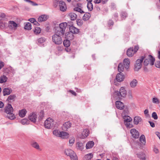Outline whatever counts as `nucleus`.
I'll return each mask as SVG.
<instances>
[{
	"label": "nucleus",
	"mask_w": 160,
	"mask_h": 160,
	"mask_svg": "<svg viewBox=\"0 0 160 160\" xmlns=\"http://www.w3.org/2000/svg\"><path fill=\"white\" fill-rule=\"evenodd\" d=\"M67 25V23L64 22L60 24L58 26L55 27L54 28L55 32L62 35H64Z\"/></svg>",
	"instance_id": "obj_1"
},
{
	"label": "nucleus",
	"mask_w": 160,
	"mask_h": 160,
	"mask_svg": "<svg viewBox=\"0 0 160 160\" xmlns=\"http://www.w3.org/2000/svg\"><path fill=\"white\" fill-rule=\"evenodd\" d=\"M5 112L7 114L6 116L7 118L11 120H13L16 118L15 116L13 113V108L10 104H8L5 107Z\"/></svg>",
	"instance_id": "obj_2"
},
{
	"label": "nucleus",
	"mask_w": 160,
	"mask_h": 160,
	"mask_svg": "<svg viewBox=\"0 0 160 160\" xmlns=\"http://www.w3.org/2000/svg\"><path fill=\"white\" fill-rule=\"evenodd\" d=\"M115 95L119 100L125 97L127 95V92L124 87H121L119 91L117 90L114 92Z\"/></svg>",
	"instance_id": "obj_3"
},
{
	"label": "nucleus",
	"mask_w": 160,
	"mask_h": 160,
	"mask_svg": "<svg viewBox=\"0 0 160 160\" xmlns=\"http://www.w3.org/2000/svg\"><path fill=\"white\" fill-rule=\"evenodd\" d=\"M61 36L62 35L56 33L55 32V33L52 35V41L55 44L59 45L62 43V40Z\"/></svg>",
	"instance_id": "obj_4"
},
{
	"label": "nucleus",
	"mask_w": 160,
	"mask_h": 160,
	"mask_svg": "<svg viewBox=\"0 0 160 160\" xmlns=\"http://www.w3.org/2000/svg\"><path fill=\"white\" fill-rule=\"evenodd\" d=\"M139 48V46L138 45L135 46L134 49L133 47H131L128 48L127 52V54L129 57H132L133 55L137 51Z\"/></svg>",
	"instance_id": "obj_5"
},
{
	"label": "nucleus",
	"mask_w": 160,
	"mask_h": 160,
	"mask_svg": "<svg viewBox=\"0 0 160 160\" xmlns=\"http://www.w3.org/2000/svg\"><path fill=\"white\" fill-rule=\"evenodd\" d=\"M145 57L141 56L139 59L137 60L134 64V69L136 71H138L142 67V63L143 60L145 59Z\"/></svg>",
	"instance_id": "obj_6"
},
{
	"label": "nucleus",
	"mask_w": 160,
	"mask_h": 160,
	"mask_svg": "<svg viewBox=\"0 0 160 160\" xmlns=\"http://www.w3.org/2000/svg\"><path fill=\"white\" fill-rule=\"evenodd\" d=\"M124 119V123L126 126L128 128H131L133 127L132 124H130V122L132 120V118L129 116H122Z\"/></svg>",
	"instance_id": "obj_7"
},
{
	"label": "nucleus",
	"mask_w": 160,
	"mask_h": 160,
	"mask_svg": "<svg viewBox=\"0 0 160 160\" xmlns=\"http://www.w3.org/2000/svg\"><path fill=\"white\" fill-rule=\"evenodd\" d=\"M155 61V58L151 55H149L148 56V58L145 59L143 64L144 65L147 66L150 63V65L152 66L154 64Z\"/></svg>",
	"instance_id": "obj_8"
},
{
	"label": "nucleus",
	"mask_w": 160,
	"mask_h": 160,
	"mask_svg": "<svg viewBox=\"0 0 160 160\" xmlns=\"http://www.w3.org/2000/svg\"><path fill=\"white\" fill-rule=\"evenodd\" d=\"M54 122L53 119L48 118L45 121L44 126L46 128L49 129L53 127Z\"/></svg>",
	"instance_id": "obj_9"
},
{
	"label": "nucleus",
	"mask_w": 160,
	"mask_h": 160,
	"mask_svg": "<svg viewBox=\"0 0 160 160\" xmlns=\"http://www.w3.org/2000/svg\"><path fill=\"white\" fill-rule=\"evenodd\" d=\"M132 137L135 139L138 138L139 136V133L138 131L134 128L132 129L130 131Z\"/></svg>",
	"instance_id": "obj_10"
},
{
	"label": "nucleus",
	"mask_w": 160,
	"mask_h": 160,
	"mask_svg": "<svg viewBox=\"0 0 160 160\" xmlns=\"http://www.w3.org/2000/svg\"><path fill=\"white\" fill-rule=\"evenodd\" d=\"M125 78V76L123 73L120 72L119 73H118L116 77V79L117 81L118 82H121L123 81Z\"/></svg>",
	"instance_id": "obj_11"
},
{
	"label": "nucleus",
	"mask_w": 160,
	"mask_h": 160,
	"mask_svg": "<svg viewBox=\"0 0 160 160\" xmlns=\"http://www.w3.org/2000/svg\"><path fill=\"white\" fill-rule=\"evenodd\" d=\"M72 123L69 121H67L63 123L62 127V129L64 131H66L70 128Z\"/></svg>",
	"instance_id": "obj_12"
},
{
	"label": "nucleus",
	"mask_w": 160,
	"mask_h": 160,
	"mask_svg": "<svg viewBox=\"0 0 160 160\" xmlns=\"http://www.w3.org/2000/svg\"><path fill=\"white\" fill-rule=\"evenodd\" d=\"M8 24L9 28L12 29H16L18 27L17 24L13 21H9L8 22Z\"/></svg>",
	"instance_id": "obj_13"
},
{
	"label": "nucleus",
	"mask_w": 160,
	"mask_h": 160,
	"mask_svg": "<svg viewBox=\"0 0 160 160\" xmlns=\"http://www.w3.org/2000/svg\"><path fill=\"white\" fill-rule=\"evenodd\" d=\"M115 104L116 108L120 110H122L124 107L123 103L120 101H116Z\"/></svg>",
	"instance_id": "obj_14"
},
{
	"label": "nucleus",
	"mask_w": 160,
	"mask_h": 160,
	"mask_svg": "<svg viewBox=\"0 0 160 160\" xmlns=\"http://www.w3.org/2000/svg\"><path fill=\"white\" fill-rule=\"evenodd\" d=\"M37 115L34 113H32L28 116L29 120L32 122H35L36 121Z\"/></svg>",
	"instance_id": "obj_15"
},
{
	"label": "nucleus",
	"mask_w": 160,
	"mask_h": 160,
	"mask_svg": "<svg viewBox=\"0 0 160 160\" xmlns=\"http://www.w3.org/2000/svg\"><path fill=\"white\" fill-rule=\"evenodd\" d=\"M12 92V90L9 88H5L3 90V94L4 96L8 95L10 94Z\"/></svg>",
	"instance_id": "obj_16"
},
{
	"label": "nucleus",
	"mask_w": 160,
	"mask_h": 160,
	"mask_svg": "<svg viewBox=\"0 0 160 160\" xmlns=\"http://www.w3.org/2000/svg\"><path fill=\"white\" fill-rule=\"evenodd\" d=\"M59 6L60 10H66L67 9L66 3L62 1L59 2Z\"/></svg>",
	"instance_id": "obj_17"
},
{
	"label": "nucleus",
	"mask_w": 160,
	"mask_h": 160,
	"mask_svg": "<svg viewBox=\"0 0 160 160\" xmlns=\"http://www.w3.org/2000/svg\"><path fill=\"white\" fill-rule=\"evenodd\" d=\"M31 146L33 148L37 149H40L39 146L38 144L34 140H32L30 142Z\"/></svg>",
	"instance_id": "obj_18"
},
{
	"label": "nucleus",
	"mask_w": 160,
	"mask_h": 160,
	"mask_svg": "<svg viewBox=\"0 0 160 160\" xmlns=\"http://www.w3.org/2000/svg\"><path fill=\"white\" fill-rule=\"evenodd\" d=\"M59 137H61L62 138H68L69 137V134L67 132L62 131L59 132Z\"/></svg>",
	"instance_id": "obj_19"
},
{
	"label": "nucleus",
	"mask_w": 160,
	"mask_h": 160,
	"mask_svg": "<svg viewBox=\"0 0 160 160\" xmlns=\"http://www.w3.org/2000/svg\"><path fill=\"white\" fill-rule=\"evenodd\" d=\"M69 30L71 32L74 34L78 33L79 30L78 29L72 25L70 27Z\"/></svg>",
	"instance_id": "obj_20"
},
{
	"label": "nucleus",
	"mask_w": 160,
	"mask_h": 160,
	"mask_svg": "<svg viewBox=\"0 0 160 160\" xmlns=\"http://www.w3.org/2000/svg\"><path fill=\"white\" fill-rule=\"evenodd\" d=\"M47 16L45 15H42L38 18V21L39 22H42L46 21L48 18Z\"/></svg>",
	"instance_id": "obj_21"
},
{
	"label": "nucleus",
	"mask_w": 160,
	"mask_h": 160,
	"mask_svg": "<svg viewBox=\"0 0 160 160\" xmlns=\"http://www.w3.org/2000/svg\"><path fill=\"white\" fill-rule=\"evenodd\" d=\"M73 34L70 32L66 33L65 35V38L70 40H72L74 38V35Z\"/></svg>",
	"instance_id": "obj_22"
},
{
	"label": "nucleus",
	"mask_w": 160,
	"mask_h": 160,
	"mask_svg": "<svg viewBox=\"0 0 160 160\" xmlns=\"http://www.w3.org/2000/svg\"><path fill=\"white\" fill-rule=\"evenodd\" d=\"M64 153L67 156L70 157L73 153H75V152L72 150L69 149H67L65 150Z\"/></svg>",
	"instance_id": "obj_23"
},
{
	"label": "nucleus",
	"mask_w": 160,
	"mask_h": 160,
	"mask_svg": "<svg viewBox=\"0 0 160 160\" xmlns=\"http://www.w3.org/2000/svg\"><path fill=\"white\" fill-rule=\"evenodd\" d=\"M142 120L141 118L139 116H136L134 118V123L136 125H138L139 122H141Z\"/></svg>",
	"instance_id": "obj_24"
},
{
	"label": "nucleus",
	"mask_w": 160,
	"mask_h": 160,
	"mask_svg": "<svg viewBox=\"0 0 160 160\" xmlns=\"http://www.w3.org/2000/svg\"><path fill=\"white\" fill-rule=\"evenodd\" d=\"M130 63V62L128 59H125L123 61V65L124 68L126 69H128L129 67Z\"/></svg>",
	"instance_id": "obj_25"
},
{
	"label": "nucleus",
	"mask_w": 160,
	"mask_h": 160,
	"mask_svg": "<svg viewBox=\"0 0 160 160\" xmlns=\"http://www.w3.org/2000/svg\"><path fill=\"white\" fill-rule=\"evenodd\" d=\"M93 157L92 153H90L86 155L84 157L83 160H91Z\"/></svg>",
	"instance_id": "obj_26"
},
{
	"label": "nucleus",
	"mask_w": 160,
	"mask_h": 160,
	"mask_svg": "<svg viewBox=\"0 0 160 160\" xmlns=\"http://www.w3.org/2000/svg\"><path fill=\"white\" fill-rule=\"evenodd\" d=\"M94 145V142L93 141H89L86 144V148L87 149L91 148L93 147Z\"/></svg>",
	"instance_id": "obj_27"
},
{
	"label": "nucleus",
	"mask_w": 160,
	"mask_h": 160,
	"mask_svg": "<svg viewBox=\"0 0 160 160\" xmlns=\"http://www.w3.org/2000/svg\"><path fill=\"white\" fill-rule=\"evenodd\" d=\"M27 112V111L25 109L20 110L19 112V116L23 118L25 116Z\"/></svg>",
	"instance_id": "obj_28"
},
{
	"label": "nucleus",
	"mask_w": 160,
	"mask_h": 160,
	"mask_svg": "<svg viewBox=\"0 0 160 160\" xmlns=\"http://www.w3.org/2000/svg\"><path fill=\"white\" fill-rule=\"evenodd\" d=\"M8 79V78L6 76L4 75L1 76L0 77V83H3L7 82Z\"/></svg>",
	"instance_id": "obj_29"
},
{
	"label": "nucleus",
	"mask_w": 160,
	"mask_h": 160,
	"mask_svg": "<svg viewBox=\"0 0 160 160\" xmlns=\"http://www.w3.org/2000/svg\"><path fill=\"white\" fill-rule=\"evenodd\" d=\"M138 83V81L136 79H133L130 83V86L132 88L136 87Z\"/></svg>",
	"instance_id": "obj_30"
},
{
	"label": "nucleus",
	"mask_w": 160,
	"mask_h": 160,
	"mask_svg": "<svg viewBox=\"0 0 160 160\" xmlns=\"http://www.w3.org/2000/svg\"><path fill=\"white\" fill-rule=\"evenodd\" d=\"M76 147L78 149L82 151L84 148V146L81 142H78L77 143Z\"/></svg>",
	"instance_id": "obj_31"
},
{
	"label": "nucleus",
	"mask_w": 160,
	"mask_h": 160,
	"mask_svg": "<svg viewBox=\"0 0 160 160\" xmlns=\"http://www.w3.org/2000/svg\"><path fill=\"white\" fill-rule=\"evenodd\" d=\"M137 157L140 159L142 160H146L145 157V154L142 152L140 153L139 154H137Z\"/></svg>",
	"instance_id": "obj_32"
},
{
	"label": "nucleus",
	"mask_w": 160,
	"mask_h": 160,
	"mask_svg": "<svg viewBox=\"0 0 160 160\" xmlns=\"http://www.w3.org/2000/svg\"><path fill=\"white\" fill-rule=\"evenodd\" d=\"M32 25L30 23L28 22L24 23V28L28 30H30L32 29Z\"/></svg>",
	"instance_id": "obj_33"
},
{
	"label": "nucleus",
	"mask_w": 160,
	"mask_h": 160,
	"mask_svg": "<svg viewBox=\"0 0 160 160\" xmlns=\"http://www.w3.org/2000/svg\"><path fill=\"white\" fill-rule=\"evenodd\" d=\"M139 140L142 145H145V144L146 139L145 136L144 135H141L139 139Z\"/></svg>",
	"instance_id": "obj_34"
},
{
	"label": "nucleus",
	"mask_w": 160,
	"mask_h": 160,
	"mask_svg": "<svg viewBox=\"0 0 160 160\" xmlns=\"http://www.w3.org/2000/svg\"><path fill=\"white\" fill-rule=\"evenodd\" d=\"M68 16L70 18L71 20H75L77 17V15L74 13H70L69 14Z\"/></svg>",
	"instance_id": "obj_35"
},
{
	"label": "nucleus",
	"mask_w": 160,
	"mask_h": 160,
	"mask_svg": "<svg viewBox=\"0 0 160 160\" xmlns=\"http://www.w3.org/2000/svg\"><path fill=\"white\" fill-rule=\"evenodd\" d=\"M90 17L91 15L90 13L88 12H86L83 16L82 19L84 21H86L88 20Z\"/></svg>",
	"instance_id": "obj_36"
},
{
	"label": "nucleus",
	"mask_w": 160,
	"mask_h": 160,
	"mask_svg": "<svg viewBox=\"0 0 160 160\" xmlns=\"http://www.w3.org/2000/svg\"><path fill=\"white\" fill-rule=\"evenodd\" d=\"M41 29L40 27H35L33 29V32L36 34H38L40 33Z\"/></svg>",
	"instance_id": "obj_37"
},
{
	"label": "nucleus",
	"mask_w": 160,
	"mask_h": 160,
	"mask_svg": "<svg viewBox=\"0 0 160 160\" xmlns=\"http://www.w3.org/2000/svg\"><path fill=\"white\" fill-rule=\"evenodd\" d=\"M124 65H123L122 63H120L118 65V71L119 72H122L124 70Z\"/></svg>",
	"instance_id": "obj_38"
},
{
	"label": "nucleus",
	"mask_w": 160,
	"mask_h": 160,
	"mask_svg": "<svg viewBox=\"0 0 160 160\" xmlns=\"http://www.w3.org/2000/svg\"><path fill=\"white\" fill-rule=\"evenodd\" d=\"M89 131L88 129H84L82 134L84 137H87L89 135Z\"/></svg>",
	"instance_id": "obj_39"
},
{
	"label": "nucleus",
	"mask_w": 160,
	"mask_h": 160,
	"mask_svg": "<svg viewBox=\"0 0 160 160\" xmlns=\"http://www.w3.org/2000/svg\"><path fill=\"white\" fill-rule=\"evenodd\" d=\"M63 44L65 47H68L70 45V41L68 39L65 40L63 42Z\"/></svg>",
	"instance_id": "obj_40"
},
{
	"label": "nucleus",
	"mask_w": 160,
	"mask_h": 160,
	"mask_svg": "<svg viewBox=\"0 0 160 160\" xmlns=\"http://www.w3.org/2000/svg\"><path fill=\"white\" fill-rule=\"evenodd\" d=\"M127 16V13L125 11L122 12L120 14V16L122 20L125 19Z\"/></svg>",
	"instance_id": "obj_41"
},
{
	"label": "nucleus",
	"mask_w": 160,
	"mask_h": 160,
	"mask_svg": "<svg viewBox=\"0 0 160 160\" xmlns=\"http://www.w3.org/2000/svg\"><path fill=\"white\" fill-rule=\"evenodd\" d=\"M24 1L29 3L32 6H36L38 5V4L33 1L30 0H23Z\"/></svg>",
	"instance_id": "obj_42"
},
{
	"label": "nucleus",
	"mask_w": 160,
	"mask_h": 160,
	"mask_svg": "<svg viewBox=\"0 0 160 160\" xmlns=\"http://www.w3.org/2000/svg\"><path fill=\"white\" fill-rule=\"evenodd\" d=\"M16 97V95L15 94H12L10 95L7 98V100L9 102H10V101L11 100L14 101Z\"/></svg>",
	"instance_id": "obj_43"
},
{
	"label": "nucleus",
	"mask_w": 160,
	"mask_h": 160,
	"mask_svg": "<svg viewBox=\"0 0 160 160\" xmlns=\"http://www.w3.org/2000/svg\"><path fill=\"white\" fill-rule=\"evenodd\" d=\"M21 123L23 125L28 124H29L30 121L27 119L24 118L21 121Z\"/></svg>",
	"instance_id": "obj_44"
},
{
	"label": "nucleus",
	"mask_w": 160,
	"mask_h": 160,
	"mask_svg": "<svg viewBox=\"0 0 160 160\" xmlns=\"http://www.w3.org/2000/svg\"><path fill=\"white\" fill-rule=\"evenodd\" d=\"M83 9L82 5L80 3H78L77 4L76 7L74 10H82Z\"/></svg>",
	"instance_id": "obj_45"
},
{
	"label": "nucleus",
	"mask_w": 160,
	"mask_h": 160,
	"mask_svg": "<svg viewBox=\"0 0 160 160\" xmlns=\"http://www.w3.org/2000/svg\"><path fill=\"white\" fill-rule=\"evenodd\" d=\"M152 102L153 103L156 104H159L160 103V101L159 99L156 97L153 98L152 99Z\"/></svg>",
	"instance_id": "obj_46"
},
{
	"label": "nucleus",
	"mask_w": 160,
	"mask_h": 160,
	"mask_svg": "<svg viewBox=\"0 0 160 160\" xmlns=\"http://www.w3.org/2000/svg\"><path fill=\"white\" fill-rule=\"evenodd\" d=\"M46 39L42 37L38 39V42L40 43H42L45 42Z\"/></svg>",
	"instance_id": "obj_47"
},
{
	"label": "nucleus",
	"mask_w": 160,
	"mask_h": 160,
	"mask_svg": "<svg viewBox=\"0 0 160 160\" xmlns=\"http://www.w3.org/2000/svg\"><path fill=\"white\" fill-rule=\"evenodd\" d=\"M87 6L89 10H92L93 9V5L91 2H88Z\"/></svg>",
	"instance_id": "obj_48"
},
{
	"label": "nucleus",
	"mask_w": 160,
	"mask_h": 160,
	"mask_svg": "<svg viewBox=\"0 0 160 160\" xmlns=\"http://www.w3.org/2000/svg\"><path fill=\"white\" fill-rule=\"evenodd\" d=\"M71 160H78L77 156L75 153L70 157Z\"/></svg>",
	"instance_id": "obj_49"
},
{
	"label": "nucleus",
	"mask_w": 160,
	"mask_h": 160,
	"mask_svg": "<svg viewBox=\"0 0 160 160\" xmlns=\"http://www.w3.org/2000/svg\"><path fill=\"white\" fill-rule=\"evenodd\" d=\"M77 22L78 25L79 26H81L83 24V21L80 19H77Z\"/></svg>",
	"instance_id": "obj_50"
},
{
	"label": "nucleus",
	"mask_w": 160,
	"mask_h": 160,
	"mask_svg": "<svg viewBox=\"0 0 160 160\" xmlns=\"http://www.w3.org/2000/svg\"><path fill=\"white\" fill-rule=\"evenodd\" d=\"M128 109L126 108L125 109L122 113V116H127V114H128Z\"/></svg>",
	"instance_id": "obj_51"
},
{
	"label": "nucleus",
	"mask_w": 160,
	"mask_h": 160,
	"mask_svg": "<svg viewBox=\"0 0 160 160\" xmlns=\"http://www.w3.org/2000/svg\"><path fill=\"white\" fill-rule=\"evenodd\" d=\"M61 132L59 131H58L57 130H54L53 132V133L54 135H55L59 137V132Z\"/></svg>",
	"instance_id": "obj_52"
},
{
	"label": "nucleus",
	"mask_w": 160,
	"mask_h": 160,
	"mask_svg": "<svg viewBox=\"0 0 160 160\" xmlns=\"http://www.w3.org/2000/svg\"><path fill=\"white\" fill-rule=\"evenodd\" d=\"M152 116L155 120H157L158 118V117L156 112H154L152 113Z\"/></svg>",
	"instance_id": "obj_53"
},
{
	"label": "nucleus",
	"mask_w": 160,
	"mask_h": 160,
	"mask_svg": "<svg viewBox=\"0 0 160 160\" xmlns=\"http://www.w3.org/2000/svg\"><path fill=\"white\" fill-rule=\"evenodd\" d=\"M113 24H114V22H113V21H112V20H109L108 21V27H110L111 26H112V25H113Z\"/></svg>",
	"instance_id": "obj_54"
},
{
	"label": "nucleus",
	"mask_w": 160,
	"mask_h": 160,
	"mask_svg": "<svg viewBox=\"0 0 160 160\" xmlns=\"http://www.w3.org/2000/svg\"><path fill=\"white\" fill-rule=\"evenodd\" d=\"M44 114L43 111H41V112L40 115L39 117V120H41L44 117Z\"/></svg>",
	"instance_id": "obj_55"
},
{
	"label": "nucleus",
	"mask_w": 160,
	"mask_h": 160,
	"mask_svg": "<svg viewBox=\"0 0 160 160\" xmlns=\"http://www.w3.org/2000/svg\"><path fill=\"white\" fill-rule=\"evenodd\" d=\"M5 15L4 13H0V21L5 17Z\"/></svg>",
	"instance_id": "obj_56"
},
{
	"label": "nucleus",
	"mask_w": 160,
	"mask_h": 160,
	"mask_svg": "<svg viewBox=\"0 0 160 160\" xmlns=\"http://www.w3.org/2000/svg\"><path fill=\"white\" fill-rule=\"evenodd\" d=\"M156 67L158 68H160V61H157L155 63Z\"/></svg>",
	"instance_id": "obj_57"
},
{
	"label": "nucleus",
	"mask_w": 160,
	"mask_h": 160,
	"mask_svg": "<svg viewBox=\"0 0 160 160\" xmlns=\"http://www.w3.org/2000/svg\"><path fill=\"white\" fill-rule=\"evenodd\" d=\"M74 138H72L69 140V143L70 144H73L74 142Z\"/></svg>",
	"instance_id": "obj_58"
},
{
	"label": "nucleus",
	"mask_w": 160,
	"mask_h": 160,
	"mask_svg": "<svg viewBox=\"0 0 160 160\" xmlns=\"http://www.w3.org/2000/svg\"><path fill=\"white\" fill-rule=\"evenodd\" d=\"M3 71H4L5 72L7 73H8V72H9V70L8 68L6 67H4L3 68Z\"/></svg>",
	"instance_id": "obj_59"
},
{
	"label": "nucleus",
	"mask_w": 160,
	"mask_h": 160,
	"mask_svg": "<svg viewBox=\"0 0 160 160\" xmlns=\"http://www.w3.org/2000/svg\"><path fill=\"white\" fill-rule=\"evenodd\" d=\"M148 122L150 123V126L154 128L155 127V124L153 122H152L150 121H149Z\"/></svg>",
	"instance_id": "obj_60"
},
{
	"label": "nucleus",
	"mask_w": 160,
	"mask_h": 160,
	"mask_svg": "<svg viewBox=\"0 0 160 160\" xmlns=\"http://www.w3.org/2000/svg\"><path fill=\"white\" fill-rule=\"evenodd\" d=\"M4 66V63L3 62H0V70Z\"/></svg>",
	"instance_id": "obj_61"
},
{
	"label": "nucleus",
	"mask_w": 160,
	"mask_h": 160,
	"mask_svg": "<svg viewBox=\"0 0 160 160\" xmlns=\"http://www.w3.org/2000/svg\"><path fill=\"white\" fill-rule=\"evenodd\" d=\"M69 92L75 96H76L77 94L75 92L72 90H69Z\"/></svg>",
	"instance_id": "obj_62"
},
{
	"label": "nucleus",
	"mask_w": 160,
	"mask_h": 160,
	"mask_svg": "<svg viewBox=\"0 0 160 160\" xmlns=\"http://www.w3.org/2000/svg\"><path fill=\"white\" fill-rule=\"evenodd\" d=\"M144 112V114L147 115V116H148L149 115V114H148V109H145Z\"/></svg>",
	"instance_id": "obj_63"
},
{
	"label": "nucleus",
	"mask_w": 160,
	"mask_h": 160,
	"mask_svg": "<svg viewBox=\"0 0 160 160\" xmlns=\"http://www.w3.org/2000/svg\"><path fill=\"white\" fill-rule=\"evenodd\" d=\"M29 20L31 22V23H33L35 22L36 19L34 18H31L29 19Z\"/></svg>",
	"instance_id": "obj_64"
}]
</instances>
